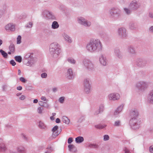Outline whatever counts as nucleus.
Returning a JSON list of instances; mask_svg holds the SVG:
<instances>
[{
    "label": "nucleus",
    "instance_id": "7c9ffc66",
    "mask_svg": "<svg viewBox=\"0 0 153 153\" xmlns=\"http://www.w3.org/2000/svg\"><path fill=\"white\" fill-rule=\"evenodd\" d=\"M10 63L13 66H15L16 65V62L14 60H11L10 61Z\"/></svg>",
    "mask_w": 153,
    "mask_h": 153
},
{
    "label": "nucleus",
    "instance_id": "9d476101",
    "mask_svg": "<svg viewBox=\"0 0 153 153\" xmlns=\"http://www.w3.org/2000/svg\"><path fill=\"white\" fill-rule=\"evenodd\" d=\"M75 141L76 143H80L84 141V138L82 137L79 136L76 138Z\"/></svg>",
    "mask_w": 153,
    "mask_h": 153
},
{
    "label": "nucleus",
    "instance_id": "20e7f679",
    "mask_svg": "<svg viewBox=\"0 0 153 153\" xmlns=\"http://www.w3.org/2000/svg\"><path fill=\"white\" fill-rule=\"evenodd\" d=\"M58 126H56L52 129V136L53 137H55L58 136L59 133L58 131Z\"/></svg>",
    "mask_w": 153,
    "mask_h": 153
},
{
    "label": "nucleus",
    "instance_id": "4be33fe9",
    "mask_svg": "<svg viewBox=\"0 0 153 153\" xmlns=\"http://www.w3.org/2000/svg\"><path fill=\"white\" fill-rule=\"evenodd\" d=\"M21 37L20 36H19L17 38V43L19 44L21 42Z\"/></svg>",
    "mask_w": 153,
    "mask_h": 153
},
{
    "label": "nucleus",
    "instance_id": "72a5a7b5",
    "mask_svg": "<svg viewBox=\"0 0 153 153\" xmlns=\"http://www.w3.org/2000/svg\"><path fill=\"white\" fill-rule=\"evenodd\" d=\"M124 150L125 153H130L129 151L127 148H124Z\"/></svg>",
    "mask_w": 153,
    "mask_h": 153
},
{
    "label": "nucleus",
    "instance_id": "6e6552de",
    "mask_svg": "<svg viewBox=\"0 0 153 153\" xmlns=\"http://www.w3.org/2000/svg\"><path fill=\"white\" fill-rule=\"evenodd\" d=\"M100 62L103 65H106V62L105 59L102 55H101L100 58Z\"/></svg>",
    "mask_w": 153,
    "mask_h": 153
},
{
    "label": "nucleus",
    "instance_id": "a19ab883",
    "mask_svg": "<svg viewBox=\"0 0 153 153\" xmlns=\"http://www.w3.org/2000/svg\"><path fill=\"white\" fill-rule=\"evenodd\" d=\"M125 10L127 14H129L130 13V11L128 9L125 8Z\"/></svg>",
    "mask_w": 153,
    "mask_h": 153
},
{
    "label": "nucleus",
    "instance_id": "c03bdc74",
    "mask_svg": "<svg viewBox=\"0 0 153 153\" xmlns=\"http://www.w3.org/2000/svg\"><path fill=\"white\" fill-rule=\"evenodd\" d=\"M22 88L21 86H19L17 88V89L19 90H21L22 89Z\"/></svg>",
    "mask_w": 153,
    "mask_h": 153
},
{
    "label": "nucleus",
    "instance_id": "bf43d9fd",
    "mask_svg": "<svg viewBox=\"0 0 153 153\" xmlns=\"http://www.w3.org/2000/svg\"><path fill=\"white\" fill-rule=\"evenodd\" d=\"M121 30H123V29L122 28H121V29H120L119 30V32H120V31H121Z\"/></svg>",
    "mask_w": 153,
    "mask_h": 153
},
{
    "label": "nucleus",
    "instance_id": "bb28decb",
    "mask_svg": "<svg viewBox=\"0 0 153 153\" xmlns=\"http://www.w3.org/2000/svg\"><path fill=\"white\" fill-rule=\"evenodd\" d=\"M64 100V98L63 97H61L59 99V102L61 103H62L63 102Z\"/></svg>",
    "mask_w": 153,
    "mask_h": 153
},
{
    "label": "nucleus",
    "instance_id": "6e6d98bb",
    "mask_svg": "<svg viewBox=\"0 0 153 153\" xmlns=\"http://www.w3.org/2000/svg\"><path fill=\"white\" fill-rule=\"evenodd\" d=\"M2 15V13L1 11H0V17Z\"/></svg>",
    "mask_w": 153,
    "mask_h": 153
},
{
    "label": "nucleus",
    "instance_id": "864d4df0",
    "mask_svg": "<svg viewBox=\"0 0 153 153\" xmlns=\"http://www.w3.org/2000/svg\"><path fill=\"white\" fill-rule=\"evenodd\" d=\"M92 146L94 148H96L97 147V146L96 145H92Z\"/></svg>",
    "mask_w": 153,
    "mask_h": 153
},
{
    "label": "nucleus",
    "instance_id": "4c0bfd02",
    "mask_svg": "<svg viewBox=\"0 0 153 153\" xmlns=\"http://www.w3.org/2000/svg\"><path fill=\"white\" fill-rule=\"evenodd\" d=\"M120 124V122L119 121H117L115 122V125L116 126H118Z\"/></svg>",
    "mask_w": 153,
    "mask_h": 153
},
{
    "label": "nucleus",
    "instance_id": "f8f14e48",
    "mask_svg": "<svg viewBox=\"0 0 153 153\" xmlns=\"http://www.w3.org/2000/svg\"><path fill=\"white\" fill-rule=\"evenodd\" d=\"M50 47V51H53V50L51 49H54L55 50L56 49V48H57V45L56 43H53L51 45Z\"/></svg>",
    "mask_w": 153,
    "mask_h": 153
},
{
    "label": "nucleus",
    "instance_id": "393cba45",
    "mask_svg": "<svg viewBox=\"0 0 153 153\" xmlns=\"http://www.w3.org/2000/svg\"><path fill=\"white\" fill-rule=\"evenodd\" d=\"M0 148L2 150H4L5 149V147L4 144L0 145Z\"/></svg>",
    "mask_w": 153,
    "mask_h": 153
},
{
    "label": "nucleus",
    "instance_id": "412c9836",
    "mask_svg": "<svg viewBox=\"0 0 153 153\" xmlns=\"http://www.w3.org/2000/svg\"><path fill=\"white\" fill-rule=\"evenodd\" d=\"M123 107L121 106L119 107L117 110L116 112L115 113V114H117V112L119 113L121 112L122 110Z\"/></svg>",
    "mask_w": 153,
    "mask_h": 153
},
{
    "label": "nucleus",
    "instance_id": "e433bc0d",
    "mask_svg": "<svg viewBox=\"0 0 153 153\" xmlns=\"http://www.w3.org/2000/svg\"><path fill=\"white\" fill-rule=\"evenodd\" d=\"M151 96V100H152V101H153V93H151L150 94L149 97H150Z\"/></svg>",
    "mask_w": 153,
    "mask_h": 153
},
{
    "label": "nucleus",
    "instance_id": "3c124183",
    "mask_svg": "<svg viewBox=\"0 0 153 153\" xmlns=\"http://www.w3.org/2000/svg\"><path fill=\"white\" fill-rule=\"evenodd\" d=\"M53 91L54 92H55V91H57V89L56 88H53Z\"/></svg>",
    "mask_w": 153,
    "mask_h": 153
},
{
    "label": "nucleus",
    "instance_id": "c9c22d12",
    "mask_svg": "<svg viewBox=\"0 0 153 153\" xmlns=\"http://www.w3.org/2000/svg\"><path fill=\"white\" fill-rule=\"evenodd\" d=\"M24 151V149L23 148H19L18 151L20 152H23Z\"/></svg>",
    "mask_w": 153,
    "mask_h": 153
},
{
    "label": "nucleus",
    "instance_id": "39448f33",
    "mask_svg": "<svg viewBox=\"0 0 153 153\" xmlns=\"http://www.w3.org/2000/svg\"><path fill=\"white\" fill-rule=\"evenodd\" d=\"M84 85L85 87V90L86 92H89L90 90V86L87 79H85L84 81Z\"/></svg>",
    "mask_w": 153,
    "mask_h": 153
},
{
    "label": "nucleus",
    "instance_id": "37998d69",
    "mask_svg": "<svg viewBox=\"0 0 153 153\" xmlns=\"http://www.w3.org/2000/svg\"><path fill=\"white\" fill-rule=\"evenodd\" d=\"M60 120L59 118H57L56 119V122L57 123H59L60 122Z\"/></svg>",
    "mask_w": 153,
    "mask_h": 153
},
{
    "label": "nucleus",
    "instance_id": "f704fd0d",
    "mask_svg": "<svg viewBox=\"0 0 153 153\" xmlns=\"http://www.w3.org/2000/svg\"><path fill=\"white\" fill-rule=\"evenodd\" d=\"M149 151L151 152H153V146H152L150 147Z\"/></svg>",
    "mask_w": 153,
    "mask_h": 153
},
{
    "label": "nucleus",
    "instance_id": "ea45409f",
    "mask_svg": "<svg viewBox=\"0 0 153 153\" xmlns=\"http://www.w3.org/2000/svg\"><path fill=\"white\" fill-rule=\"evenodd\" d=\"M41 99L42 100L44 101H45L46 100V98L45 97H44V96H42L41 97Z\"/></svg>",
    "mask_w": 153,
    "mask_h": 153
},
{
    "label": "nucleus",
    "instance_id": "ddd939ff",
    "mask_svg": "<svg viewBox=\"0 0 153 153\" xmlns=\"http://www.w3.org/2000/svg\"><path fill=\"white\" fill-rule=\"evenodd\" d=\"M59 27V25L57 22L54 21L53 22L52 25V28L53 29H56L58 28Z\"/></svg>",
    "mask_w": 153,
    "mask_h": 153
},
{
    "label": "nucleus",
    "instance_id": "13d9d810",
    "mask_svg": "<svg viewBox=\"0 0 153 153\" xmlns=\"http://www.w3.org/2000/svg\"><path fill=\"white\" fill-rule=\"evenodd\" d=\"M51 120H53L54 119V118L53 117H53H51Z\"/></svg>",
    "mask_w": 153,
    "mask_h": 153
},
{
    "label": "nucleus",
    "instance_id": "f3484780",
    "mask_svg": "<svg viewBox=\"0 0 153 153\" xmlns=\"http://www.w3.org/2000/svg\"><path fill=\"white\" fill-rule=\"evenodd\" d=\"M106 126L105 125H101V124H98L95 126V127L100 129H102V128H104Z\"/></svg>",
    "mask_w": 153,
    "mask_h": 153
},
{
    "label": "nucleus",
    "instance_id": "4468645a",
    "mask_svg": "<svg viewBox=\"0 0 153 153\" xmlns=\"http://www.w3.org/2000/svg\"><path fill=\"white\" fill-rule=\"evenodd\" d=\"M68 74H69V76H68V78L69 79H71L72 78V76L73 75L72 69L71 68L69 69L68 70Z\"/></svg>",
    "mask_w": 153,
    "mask_h": 153
},
{
    "label": "nucleus",
    "instance_id": "79ce46f5",
    "mask_svg": "<svg viewBox=\"0 0 153 153\" xmlns=\"http://www.w3.org/2000/svg\"><path fill=\"white\" fill-rule=\"evenodd\" d=\"M73 145H69L68 146V147L70 149H72L73 147Z\"/></svg>",
    "mask_w": 153,
    "mask_h": 153
},
{
    "label": "nucleus",
    "instance_id": "a878e982",
    "mask_svg": "<svg viewBox=\"0 0 153 153\" xmlns=\"http://www.w3.org/2000/svg\"><path fill=\"white\" fill-rule=\"evenodd\" d=\"M20 80L23 83H25L27 81V80L23 77H20Z\"/></svg>",
    "mask_w": 153,
    "mask_h": 153
},
{
    "label": "nucleus",
    "instance_id": "cd10ccee",
    "mask_svg": "<svg viewBox=\"0 0 153 153\" xmlns=\"http://www.w3.org/2000/svg\"><path fill=\"white\" fill-rule=\"evenodd\" d=\"M109 137L108 135H105L104 136V140H107L109 139Z\"/></svg>",
    "mask_w": 153,
    "mask_h": 153
},
{
    "label": "nucleus",
    "instance_id": "49530a36",
    "mask_svg": "<svg viewBox=\"0 0 153 153\" xmlns=\"http://www.w3.org/2000/svg\"><path fill=\"white\" fill-rule=\"evenodd\" d=\"M38 100L37 99H35L33 100V103H37L38 102Z\"/></svg>",
    "mask_w": 153,
    "mask_h": 153
},
{
    "label": "nucleus",
    "instance_id": "b1692460",
    "mask_svg": "<svg viewBox=\"0 0 153 153\" xmlns=\"http://www.w3.org/2000/svg\"><path fill=\"white\" fill-rule=\"evenodd\" d=\"M68 60L69 62L71 63L74 64L75 63V61L71 58L69 59Z\"/></svg>",
    "mask_w": 153,
    "mask_h": 153
},
{
    "label": "nucleus",
    "instance_id": "2eb2a0df",
    "mask_svg": "<svg viewBox=\"0 0 153 153\" xmlns=\"http://www.w3.org/2000/svg\"><path fill=\"white\" fill-rule=\"evenodd\" d=\"M39 126L40 128L42 129L45 128L46 127L45 125L41 121L39 122Z\"/></svg>",
    "mask_w": 153,
    "mask_h": 153
},
{
    "label": "nucleus",
    "instance_id": "680f3d73",
    "mask_svg": "<svg viewBox=\"0 0 153 153\" xmlns=\"http://www.w3.org/2000/svg\"><path fill=\"white\" fill-rule=\"evenodd\" d=\"M42 102V101H40V102Z\"/></svg>",
    "mask_w": 153,
    "mask_h": 153
},
{
    "label": "nucleus",
    "instance_id": "c85d7f7f",
    "mask_svg": "<svg viewBox=\"0 0 153 153\" xmlns=\"http://www.w3.org/2000/svg\"><path fill=\"white\" fill-rule=\"evenodd\" d=\"M43 109H42L40 107H39L38 108V112L39 113L41 114L42 113Z\"/></svg>",
    "mask_w": 153,
    "mask_h": 153
},
{
    "label": "nucleus",
    "instance_id": "7ed1b4c3",
    "mask_svg": "<svg viewBox=\"0 0 153 153\" xmlns=\"http://www.w3.org/2000/svg\"><path fill=\"white\" fill-rule=\"evenodd\" d=\"M120 98V95L117 93L111 94L108 95V98L110 100H117L119 99Z\"/></svg>",
    "mask_w": 153,
    "mask_h": 153
},
{
    "label": "nucleus",
    "instance_id": "603ef678",
    "mask_svg": "<svg viewBox=\"0 0 153 153\" xmlns=\"http://www.w3.org/2000/svg\"><path fill=\"white\" fill-rule=\"evenodd\" d=\"M149 16L151 18H153V14H150Z\"/></svg>",
    "mask_w": 153,
    "mask_h": 153
},
{
    "label": "nucleus",
    "instance_id": "a211bd4d",
    "mask_svg": "<svg viewBox=\"0 0 153 153\" xmlns=\"http://www.w3.org/2000/svg\"><path fill=\"white\" fill-rule=\"evenodd\" d=\"M53 151V149L51 147H48L47 148V150L45 152V153H51Z\"/></svg>",
    "mask_w": 153,
    "mask_h": 153
},
{
    "label": "nucleus",
    "instance_id": "9b49d317",
    "mask_svg": "<svg viewBox=\"0 0 153 153\" xmlns=\"http://www.w3.org/2000/svg\"><path fill=\"white\" fill-rule=\"evenodd\" d=\"M62 121L66 124H68L70 122V120L66 116H64L62 118Z\"/></svg>",
    "mask_w": 153,
    "mask_h": 153
},
{
    "label": "nucleus",
    "instance_id": "f257e3e1",
    "mask_svg": "<svg viewBox=\"0 0 153 153\" xmlns=\"http://www.w3.org/2000/svg\"><path fill=\"white\" fill-rule=\"evenodd\" d=\"M101 45L100 42L98 40H91L87 45V49L89 51L92 52L95 51L98 46Z\"/></svg>",
    "mask_w": 153,
    "mask_h": 153
},
{
    "label": "nucleus",
    "instance_id": "473e14b6",
    "mask_svg": "<svg viewBox=\"0 0 153 153\" xmlns=\"http://www.w3.org/2000/svg\"><path fill=\"white\" fill-rule=\"evenodd\" d=\"M72 138L70 137L68 139V143L69 144H70L72 142Z\"/></svg>",
    "mask_w": 153,
    "mask_h": 153
},
{
    "label": "nucleus",
    "instance_id": "1a4fd4ad",
    "mask_svg": "<svg viewBox=\"0 0 153 153\" xmlns=\"http://www.w3.org/2000/svg\"><path fill=\"white\" fill-rule=\"evenodd\" d=\"M9 50L10 51L8 52V53L10 54L11 53H13L15 51V46L13 44H11L9 46Z\"/></svg>",
    "mask_w": 153,
    "mask_h": 153
},
{
    "label": "nucleus",
    "instance_id": "5fc2aeb1",
    "mask_svg": "<svg viewBox=\"0 0 153 153\" xmlns=\"http://www.w3.org/2000/svg\"><path fill=\"white\" fill-rule=\"evenodd\" d=\"M2 41L0 39V46L2 44Z\"/></svg>",
    "mask_w": 153,
    "mask_h": 153
},
{
    "label": "nucleus",
    "instance_id": "2f4dec72",
    "mask_svg": "<svg viewBox=\"0 0 153 153\" xmlns=\"http://www.w3.org/2000/svg\"><path fill=\"white\" fill-rule=\"evenodd\" d=\"M144 84H145V83H142V84H141L140 83H138L137 84V86L138 87V88H139V87H140V85H141V87L142 88L144 86Z\"/></svg>",
    "mask_w": 153,
    "mask_h": 153
},
{
    "label": "nucleus",
    "instance_id": "8fccbe9b",
    "mask_svg": "<svg viewBox=\"0 0 153 153\" xmlns=\"http://www.w3.org/2000/svg\"><path fill=\"white\" fill-rule=\"evenodd\" d=\"M21 73V71L20 70H19L18 74L19 75H20Z\"/></svg>",
    "mask_w": 153,
    "mask_h": 153
},
{
    "label": "nucleus",
    "instance_id": "de8ad7c7",
    "mask_svg": "<svg viewBox=\"0 0 153 153\" xmlns=\"http://www.w3.org/2000/svg\"><path fill=\"white\" fill-rule=\"evenodd\" d=\"M134 4H133V3L131 4V6H133V5L134 6H135V5L136 4H137V5L138 6V5H137V4H136V3L134 2Z\"/></svg>",
    "mask_w": 153,
    "mask_h": 153
},
{
    "label": "nucleus",
    "instance_id": "aec40b11",
    "mask_svg": "<svg viewBox=\"0 0 153 153\" xmlns=\"http://www.w3.org/2000/svg\"><path fill=\"white\" fill-rule=\"evenodd\" d=\"M123 107L121 106L119 107L117 110L116 112L115 113V114H117V112L119 113L121 112L122 110Z\"/></svg>",
    "mask_w": 153,
    "mask_h": 153
},
{
    "label": "nucleus",
    "instance_id": "dca6fc26",
    "mask_svg": "<svg viewBox=\"0 0 153 153\" xmlns=\"http://www.w3.org/2000/svg\"><path fill=\"white\" fill-rule=\"evenodd\" d=\"M0 52L1 53L2 55L5 58H6L7 57V53L5 52L3 50L1 49L0 50Z\"/></svg>",
    "mask_w": 153,
    "mask_h": 153
},
{
    "label": "nucleus",
    "instance_id": "052dcab7",
    "mask_svg": "<svg viewBox=\"0 0 153 153\" xmlns=\"http://www.w3.org/2000/svg\"><path fill=\"white\" fill-rule=\"evenodd\" d=\"M55 115H56V113H53V116H55Z\"/></svg>",
    "mask_w": 153,
    "mask_h": 153
},
{
    "label": "nucleus",
    "instance_id": "58836bf2",
    "mask_svg": "<svg viewBox=\"0 0 153 153\" xmlns=\"http://www.w3.org/2000/svg\"><path fill=\"white\" fill-rule=\"evenodd\" d=\"M25 98V96L24 95H22L19 98L21 100H23Z\"/></svg>",
    "mask_w": 153,
    "mask_h": 153
},
{
    "label": "nucleus",
    "instance_id": "423d86ee",
    "mask_svg": "<svg viewBox=\"0 0 153 153\" xmlns=\"http://www.w3.org/2000/svg\"><path fill=\"white\" fill-rule=\"evenodd\" d=\"M79 23L84 25H87L88 26H89L91 25V23H87V21L85 20L83 18H80L78 20Z\"/></svg>",
    "mask_w": 153,
    "mask_h": 153
},
{
    "label": "nucleus",
    "instance_id": "4d7b16f0",
    "mask_svg": "<svg viewBox=\"0 0 153 153\" xmlns=\"http://www.w3.org/2000/svg\"><path fill=\"white\" fill-rule=\"evenodd\" d=\"M103 107H102L101 108H100V109L101 111H103Z\"/></svg>",
    "mask_w": 153,
    "mask_h": 153
},
{
    "label": "nucleus",
    "instance_id": "0eeeda50",
    "mask_svg": "<svg viewBox=\"0 0 153 153\" xmlns=\"http://www.w3.org/2000/svg\"><path fill=\"white\" fill-rule=\"evenodd\" d=\"M5 29L7 31H13L15 30V26L11 23L8 24L5 26Z\"/></svg>",
    "mask_w": 153,
    "mask_h": 153
},
{
    "label": "nucleus",
    "instance_id": "09e8293b",
    "mask_svg": "<svg viewBox=\"0 0 153 153\" xmlns=\"http://www.w3.org/2000/svg\"><path fill=\"white\" fill-rule=\"evenodd\" d=\"M150 30L153 32V26H152L150 28Z\"/></svg>",
    "mask_w": 153,
    "mask_h": 153
},
{
    "label": "nucleus",
    "instance_id": "f03ea898",
    "mask_svg": "<svg viewBox=\"0 0 153 153\" xmlns=\"http://www.w3.org/2000/svg\"><path fill=\"white\" fill-rule=\"evenodd\" d=\"M138 113L137 111L135 110H132L131 111L130 113V116L131 118L130 121V123L136 124V118L137 116Z\"/></svg>",
    "mask_w": 153,
    "mask_h": 153
},
{
    "label": "nucleus",
    "instance_id": "6ab92c4d",
    "mask_svg": "<svg viewBox=\"0 0 153 153\" xmlns=\"http://www.w3.org/2000/svg\"><path fill=\"white\" fill-rule=\"evenodd\" d=\"M15 59L16 61L19 62H22V58L19 56H15Z\"/></svg>",
    "mask_w": 153,
    "mask_h": 153
},
{
    "label": "nucleus",
    "instance_id": "c756f323",
    "mask_svg": "<svg viewBox=\"0 0 153 153\" xmlns=\"http://www.w3.org/2000/svg\"><path fill=\"white\" fill-rule=\"evenodd\" d=\"M47 74L46 73H44L41 74V77L43 78H45L46 77Z\"/></svg>",
    "mask_w": 153,
    "mask_h": 153
},
{
    "label": "nucleus",
    "instance_id": "a18cd8bd",
    "mask_svg": "<svg viewBox=\"0 0 153 153\" xmlns=\"http://www.w3.org/2000/svg\"><path fill=\"white\" fill-rule=\"evenodd\" d=\"M32 23L31 22H30L29 23V25H27V27H31L32 26Z\"/></svg>",
    "mask_w": 153,
    "mask_h": 153
},
{
    "label": "nucleus",
    "instance_id": "5701e85b",
    "mask_svg": "<svg viewBox=\"0 0 153 153\" xmlns=\"http://www.w3.org/2000/svg\"><path fill=\"white\" fill-rule=\"evenodd\" d=\"M65 39L66 40H67L69 42H71V40L70 39L69 37L67 35H66L65 36Z\"/></svg>",
    "mask_w": 153,
    "mask_h": 153
}]
</instances>
